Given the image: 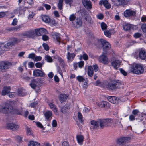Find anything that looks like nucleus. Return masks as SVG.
Listing matches in <instances>:
<instances>
[{
    "mask_svg": "<svg viewBox=\"0 0 146 146\" xmlns=\"http://www.w3.org/2000/svg\"><path fill=\"white\" fill-rule=\"evenodd\" d=\"M113 120L111 119H98L97 121L93 120L91 121V124L92 125L90 128L93 129H97L99 126L101 129L109 125V124L112 123Z\"/></svg>",
    "mask_w": 146,
    "mask_h": 146,
    "instance_id": "1",
    "label": "nucleus"
},
{
    "mask_svg": "<svg viewBox=\"0 0 146 146\" xmlns=\"http://www.w3.org/2000/svg\"><path fill=\"white\" fill-rule=\"evenodd\" d=\"M9 42H7L5 44V42L0 43L1 52L0 53V55L3 53L5 51H8L13 46L18 44L20 42L18 38L14 37L9 38Z\"/></svg>",
    "mask_w": 146,
    "mask_h": 146,
    "instance_id": "2",
    "label": "nucleus"
},
{
    "mask_svg": "<svg viewBox=\"0 0 146 146\" xmlns=\"http://www.w3.org/2000/svg\"><path fill=\"white\" fill-rule=\"evenodd\" d=\"M143 65L138 64H134L130 68V72L137 74H141L143 73Z\"/></svg>",
    "mask_w": 146,
    "mask_h": 146,
    "instance_id": "3",
    "label": "nucleus"
},
{
    "mask_svg": "<svg viewBox=\"0 0 146 146\" xmlns=\"http://www.w3.org/2000/svg\"><path fill=\"white\" fill-rule=\"evenodd\" d=\"M123 82L118 80H114L109 82L107 84V87L109 89L115 90L120 88V86L123 84Z\"/></svg>",
    "mask_w": 146,
    "mask_h": 146,
    "instance_id": "4",
    "label": "nucleus"
},
{
    "mask_svg": "<svg viewBox=\"0 0 146 146\" xmlns=\"http://www.w3.org/2000/svg\"><path fill=\"white\" fill-rule=\"evenodd\" d=\"M99 43L100 42L103 49V54L106 55L107 54L108 50H109L111 48V46L109 42H107L104 39H101L98 40Z\"/></svg>",
    "mask_w": 146,
    "mask_h": 146,
    "instance_id": "5",
    "label": "nucleus"
},
{
    "mask_svg": "<svg viewBox=\"0 0 146 146\" xmlns=\"http://www.w3.org/2000/svg\"><path fill=\"white\" fill-rule=\"evenodd\" d=\"M13 111V107L10 104H6L5 106H0V112L5 114L11 113Z\"/></svg>",
    "mask_w": 146,
    "mask_h": 146,
    "instance_id": "6",
    "label": "nucleus"
},
{
    "mask_svg": "<svg viewBox=\"0 0 146 146\" xmlns=\"http://www.w3.org/2000/svg\"><path fill=\"white\" fill-rule=\"evenodd\" d=\"M136 11L131 9H129L125 10L123 13L124 16L126 18L135 17L136 15Z\"/></svg>",
    "mask_w": 146,
    "mask_h": 146,
    "instance_id": "7",
    "label": "nucleus"
},
{
    "mask_svg": "<svg viewBox=\"0 0 146 146\" xmlns=\"http://www.w3.org/2000/svg\"><path fill=\"white\" fill-rule=\"evenodd\" d=\"M12 64L8 61H1L0 62V69H7L12 65Z\"/></svg>",
    "mask_w": 146,
    "mask_h": 146,
    "instance_id": "8",
    "label": "nucleus"
},
{
    "mask_svg": "<svg viewBox=\"0 0 146 146\" xmlns=\"http://www.w3.org/2000/svg\"><path fill=\"white\" fill-rule=\"evenodd\" d=\"M73 27L76 28H78L82 26V21L81 18L77 17L76 20L72 22Z\"/></svg>",
    "mask_w": 146,
    "mask_h": 146,
    "instance_id": "9",
    "label": "nucleus"
},
{
    "mask_svg": "<svg viewBox=\"0 0 146 146\" xmlns=\"http://www.w3.org/2000/svg\"><path fill=\"white\" fill-rule=\"evenodd\" d=\"M33 75L35 77H43L46 75L43 71L38 69H36L34 70Z\"/></svg>",
    "mask_w": 146,
    "mask_h": 146,
    "instance_id": "10",
    "label": "nucleus"
},
{
    "mask_svg": "<svg viewBox=\"0 0 146 146\" xmlns=\"http://www.w3.org/2000/svg\"><path fill=\"white\" fill-rule=\"evenodd\" d=\"M36 35L41 36L47 34L48 32L47 30L44 28H41L36 29L35 30Z\"/></svg>",
    "mask_w": 146,
    "mask_h": 146,
    "instance_id": "11",
    "label": "nucleus"
},
{
    "mask_svg": "<svg viewBox=\"0 0 146 146\" xmlns=\"http://www.w3.org/2000/svg\"><path fill=\"white\" fill-rule=\"evenodd\" d=\"M23 36L27 37L34 38L36 36L35 31L31 30L29 31H27L23 34Z\"/></svg>",
    "mask_w": 146,
    "mask_h": 146,
    "instance_id": "12",
    "label": "nucleus"
},
{
    "mask_svg": "<svg viewBox=\"0 0 146 146\" xmlns=\"http://www.w3.org/2000/svg\"><path fill=\"white\" fill-rule=\"evenodd\" d=\"M83 5L87 10H90L92 8V5L90 0H82Z\"/></svg>",
    "mask_w": 146,
    "mask_h": 146,
    "instance_id": "13",
    "label": "nucleus"
},
{
    "mask_svg": "<svg viewBox=\"0 0 146 146\" xmlns=\"http://www.w3.org/2000/svg\"><path fill=\"white\" fill-rule=\"evenodd\" d=\"M6 127L9 129L16 131L18 129L19 127L18 125L13 123H8L7 124Z\"/></svg>",
    "mask_w": 146,
    "mask_h": 146,
    "instance_id": "14",
    "label": "nucleus"
},
{
    "mask_svg": "<svg viewBox=\"0 0 146 146\" xmlns=\"http://www.w3.org/2000/svg\"><path fill=\"white\" fill-rule=\"evenodd\" d=\"M130 138L127 137H122L118 139L117 141V143L119 145L123 144L124 143L127 142L130 140Z\"/></svg>",
    "mask_w": 146,
    "mask_h": 146,
    "instance_id": "15",
    "label": "nucleus"
},
{
    "mask_svg": "<svg viewBox=\"0 0 146 146\" xmlns=\"http://www.w3.org/2000/svg\"><path fill=\"white\" fill-rule=\"evenodd\" d=\"M38 81L39 80L38 79H33L31 80V82L29 84L33 89H35L36 87L38 86V85L40 84V82H38Z\"/></svg>",
    "mask_w": 146,
    "mask_h": 146,
    "instance_id": "16",
    "label": "nucleus"
},
{
    "mask_svg": "<svg viewBox=\"0 0 146 146\" xmlns=\"http://www.w3.org/2000/svg\"><path fill=\"white\" fill-rule=\"evenodd\" d=\"M106 55L102 54L100 57L99 61L100 62L105 64H107L108 63V58Z\"/></svg>",
    "mask_w": 146,
    "mask_h": 146,
    "instance_id": "17",
    "label": "nucleus"
},
{
    "mask_svg": "<svg viewBox=\"0 0 146 146\" xmlns=\"http://www.w3.org/2000/svg\"><path fill=\"white\" fill-rule=\"evenodd\" d=\"M98 106L101 108H109L110 107V104L105 101H102L98 104Z\"/></svg>",
    "mask_w": 146,
    "mask_h": 146,
    "instance_id": "18",
    "label": "nucleus"
},
{
    "mask_svg": "<svg viewBox=\"0 0 146 146\" xmlns=\"http://www.w3.org/2000/svg\"><path fill=\"white\" fill-rule=\"evenodd\" d=\"M138 55L139 57L141 59L143 60L146 59V51L144 50H139Z\"/></svg>",
    "mask_w": 146,
    "mask_h": 146,
    "instance_id": "19",
    "label": "nucleus"
},
{
    "mask_svg": "<svg viewBox=\"0 0 146 146\" xmlns=\"http://www.w3.org/2000/svg\"><path fill=\"white\" fill-rule=\"evenodd\" d=\"M107 98L108 100L111 103L118 104L119 103V99L115 96H109Z\"/></svg>",
    "mask_w": 146,
    "mask_h": 146,
    "instance_id": "20",
    "label": "nucleus"
},
{
    "mask_svg": "<svg viewBox=\"0 0 146 146\" xmlns=\"http://www.w3.org/2000/svg\"><path fill=\"white\" fill-rule=\"evenodd\" d=\"M112 4L116 6H119L125 4V0H112Z\"/></svg>",
    "mask_w": 146,
    "mask_h": 146,
    "instance_id": "21",
    "label": "nucleus"
},
{
    "mask_svg": "<svg viewBox=\"0 0 146 146\" xmlns=\"http://www.w3.org/2000/svg\"><path fill=\"white\" fill-rule=\"evenodd\" d=\"M78 14L79 15V17L81 18L83 17H86L88 13L85 9H80L77 12Z\"/></svg>",
    "mask_w": 146,
    "mask_h": 146,
    "instance_id": "22",
    "label": "nucleus"
},
{
    "mask_svg": "<svg viewBox=\"0 0 146 146\" xmlns=\"http://www.w3.org/2000/svg\"><path fill=\"white\" fill-rule=\"evenodd\" d=\"M120 64L121 62L119 60H115L113 61L111 63L112 66L116 69H117L118 68L120 65Z\"/></svg>",
    "mask_w": 146,
    "mask_h": 146,
    "instance_id": "23",
    "label": "nucleus"
},
{
    "mask_svg": "<svg viewBox=\"0 0 146 146\" xmlns=\"http://www.w3.org/2000/svg\"><path fill=\"white\" fill-rule=\"evenodd\" d=\"M123 28L125 31H129L131 29H133V26L130 24L127 23L123 26Z\"/></svg>",
    "mask_w": 146,
    "mask_h": 146,
    "instance_id": "24",
    "label": "nucleus"
},
{
    "mask_svg": "<svg viewBox=\"0 0 146 146\" xmlns=\"http://www.w3.org/2000/svg\"><path fill=\"white\" fill-rule=\"evenodd\" d=\"M50 108L55 113L56 115L58 114L57 112V108H56V106L52 103H50L48 104Z\"/></svg>",
    "mask_w": 146,
    "mask_h": 146,
    "instance_id": "25",
    "label": "nucleus"
},
{
    "mask_svg": "<svg viewBox=\"0 0 146 146\" xmlns=\"http://www.w3.org/2000/svg\"><path fill=\"white\" fill-rule=\"evenodd\" d=\"M75 56L76 54H75L70 53V52H68L67 55V59L68 60L72 61Z\"/></svg>",
    "mask_w": 146,
    "mask_h": 146,
    "instance_id": "26",
    "label": "nucleus"
},
{
    "mask_svg": "<svg viewBox=\"0 0 146 146\" xmlns=\"http://www.w3.org/2000/svg\"><path fill=\"white\" fill-rule=\"evenodd\" d=\"M52 37L56 40L57 42H59L60 40V34L57 33H55L52 34Z\"/></svg>",
    "mask_w": 146,
    "mask_h": 146,
    "instance_id": "27",
    "label": "nucleus"
},
{
    "mask_svg": "<svg viewBox=\"0 0 146 146\" xmlns=\"http://www.w3.org/2000/svg\"><path fill=\"white\" fill-rule=\"evenodd\" d=\"M67 98V96L65 94H61L59 97V99L60 102H63L66 101Z\"/></svg>",
    "mask_w": 146,
    "mask_h": 146,
    "instance_id": "28",
    "label": "nucleus"
},
{
    "mask_svg": "<svg viewBox=\"0 0 146 146\" xmlns=\"http://www.w3.org/2000/svg\"><path fill=\"white\" fill-rule=\"evenodd\" d=\"M88 74L89 76L90 77H92L94 73L93 69L92 66H89L88 67Z\"/></svg>",
    "mask_w": 146,
    "mask_h": 146,
    "instance_id": "29",
    "label": "nucleus"
},
{
    "mask_svg": "<svg viewBox=\"0 0 146 146\" xmlns=\"http://www.w3.org/2000/svg\"><path fill=\"white\" fill-rule=\"evenodd\" d=\"M70 108L68 105L65 104L62 107L61 111L62 113H65L67 111L68 109H69Z\"/></svg>",
    "mask_w": 146,
    "mask_h": 146,
    "instance_id": "30",
    "label": "nucleus"
},
{
    "mask_svg": "<svg viewBox=\"0 0 146 146\" xmlns=\"http://www.w3.org/2000/svg\"><path fill=\"white\" fill-rule=\"evenodd\" d=\"M76 139L78 143L82 144L83 141L84 137L81 135H78L76 136Z\"/></svg>",
    "mask_w": 146,
    "mask_h": 146,
    "instance_id": "31",
    "label": "nucleus"
},
{
    "mask_svg": "<svg viewBox=\"0 0 146 146\" xmlns=\"http://www.w3.org/2000/svg\"><path fill=\"white\" fill-rule=\"evenodd\" d=\"M42 19L43 21L46 23H49L50 21V18L48 17L45 15H42Z\"/></svg>",
    "mask_w": 146,
    "mask_h": 146,
    "instance_id": "32",
    "label": "nucleus"
},
{
    "mask_svg": "<svg viewBox=\"0 0 146 146\" xmlns=\"http://www.w3.org/2000/svg\"><path fill=\"white\" fill-rule=\"evenodd\" d=\"M52 115V114L51 112L50 111H48L45 113L44 115L45 118L47 121L50 120V118L51 117Z\"/></svg>",
    "mask_w": 146,
    "mask_h": 146,
    "instance_id": "33",
    "label": "nucleus"
},
{
    "mask_svg": "<svg viewBox=\"0 0 146 146\" xmlns=\"http://www.w3.org/2000/svg\"><path fill=\"white\" fill-rule=\"evenodd\" d=\"M28 146H40V143L33 141H30Z\"/></svg>",
    "mask_w": 146,
    "mask_h": 146,
    "instance_id": "34",
    "label": "nucleus"
},
{
    "mask_svg": "<svg viewBox=\"0 0 146 146\" xmlns=\"http://www.w3.org/2000/svg\"><path fill=\"white\" fill-rule=\"evenodd\" d=\"M63 1V0H59L58 6V9L60 10L62 9Z\"/></svg>",
    "mask_w": 146,
    "mask_h": 146,
    "instance_id": "35",
    "label": "nucleus"
},
{
    "mask_svg": "<svg viewBox=\"0 0 146 146\" xmlns=\"http://www.w3.org/2000/svg\"><path fill=\"white\" fill-rule=\"evenodd\" d=\"M13 113H14L18 114V115H21V113H22V110L21 109H19L17 108H16L14 109H13Z\"/></svg>",
    "mask_w": 146,
    "mask_h": 146,
    "instance_id": "36",
    "label": "nucleus"
},
{
    "mask_svg": "<svg viewBox=\"0 0 146 146\" xmlns=\"http://www.w3.org/2000/svg\"><path fill=\"white\" fill-rule=\"evenodd\" d=\"M44 60H42L41 62H38L36 63L35 64L36 67L38 68H41L44 64Z\"/></svg>",
    "mask_w": 146,
    "mask_h": 146,
    "instance_id": "37",
    "label": "nucleus"
},
{
    "mask_svg": "<svg viewBox=\"0 0 146 146\" xmlns=\"http://www.w3.org/2000/svg\"><path fill=\"white\" fill-rule=\"evenodd\" d=\"M77 18L75 15L74 14H71L69 17V20L72 22V23L74 22L77 19Z\"/></svg>",
    "mask_w": 146,
    "mask_h": 146,
    "instance_id": "38",
    "label": "nucleus"
},
{
    "mask_svg": "<svg viewBox=\"0 0 146 146\" xmlns=\"http://www.w3.org/2000/svg\"><path fill=\"white\" fill-rule=\"evenodd\" d=\"M45 60L48 62H53V60L52 57L48 55H47L45 56Z\"/></svg>",
    "mask_w": 146,
    "mask_h": 146,
    "instance_id": "39",
    "label": "nucleus"
},
{
    "mask_svg": "<svg viewBox=\"0 0 146 146\" xmlns=\"http://www.w3.org/2000/svg\"><path fill=\"white\" fill-rule=\"evenodd\" d=\"M101 27L102 30L104 31L107 29V25L104 22H102L101 23Z\"/></svg>",
    "mask_w": 146,
    "mask_h": 146,
    "instance_id": "40",
    "label": "nucleus"
},
{
    "mask_svg": "<svg viewBox=\"0 0 146 146\" xmlns=\"http://www.w3.org/2000/svg\"><path fill=\"white\" fill-rule=\"evenodd\" d=\"M77 117L80 122H83V119L82 115L80 112H78L77 113Z\"/></svg>",
    "mask_w": 146,
    "mask_h": 146,
    "instance_id": "41",
    "label": "nucleus"
},
{
    "mask_svg": "<svg viewBox=\"0 0 146 146\" xmlns=\"http://www.w3.org/2000/svg\"><path fill=\"white\" fill-rule=\"evenodd\" d=\"M141 28L144 33H146V24L143 23L141 26Z\"/></svg>",
    "mask_w": 146,
    "mask_h": 146,
    "instance_id": "42",
    "label": "nucleus"
},
{
    "mask_svg": "<svg viewBox=\"0 0 146 146\" xmlns=\"http://www.w3.org/2000/svg\"><path fill=\"white\" fill-rule=\"evenodd\" d=\"M139 113V111L137 110H133L132 111V115L135 117L138 115Z\"/></svg>",
    "mask_w": 146,
    "mask_h": 146,
    "instance_id": "43",
    "label": "nucleus"
},
{
    "mask_svg": "<svg viewBox=\"0 0 146 146\" xmlns=\"http://www.w3.org/2000/svg\"><path fill=\"white\" fill-rule=\"evenodd\" d=\"M108 1L107 0H101L99 2V4L100 5H102L103 4L104 6L106 5V4L107 3H108Z\"/></svg>",
    "mask_w": 146,
    "mask_h": 146,
    "instance_id": "44",
    "label": "nucleus"
},
{
    "mask_svg": "<svg viewBox=\"0 0 146 146\" xmlns=\"http://www.w3.org/2000/svg\"><path fill=\"white\" fill-rule=\"evenodd\" d=\"M104 35L108 37H110L111 34V33L108 30H106L104 31Z\"/></svg>",
    "mask_w": 146,
    "mask_h": 146,
    "instance_id": "45",
    "label": "nucleus"
},
{
    "mask_svg": "<svg viewBox=\"0 0 146 146\" xmlns=\"http://www.w3.org/2000/svg\"><path fill=\"white\" fill-rule=\"evenodd\" d=\"M38 104V102L37 101H36L31 103L30 104V106L31 108H35L36 106Z\"/></svg>",
    "mask_w": 146,
    "mask_h": 146,
    "instance_id": "46",
    "label": "nucleus"
},
{
    "mask_svg": "<svg viewBox=\"0 0 146 146\" xmlns=\"http://www.w3.org/2000/svg\"><path fill=\"white\" fill-rule=\"evenodd\" d=\"M42 46L44 49L46 51H48L49 50V48L48 44L46 43H43V44Z\"/></svg>",
    "mask_w": 146,
    "mask_h": 146,
    "instance_id": "47",
    "label": "nucleus"
},
{
    "mask_svg": "<svg viewBox=\"0 0 146 146\" xmlns=\"http://www.w3.org/2000/svg\"><path fill=\"white\" fill-rule=\"evenodd\" d=\"M85 19L90 24L92 23L91 18L90 16H86L85 18Z\"/></svg>",
    "mask_w": 146,
    "mask_h": 146,
    "instance_id": "48",
    "label": "nucleus"
},
{
    "mask_svg": "<svg viewBox=\"0 0 146 146\" xmlns=\"http://www.w3.org/2000/svg\"><path fill=\"white\" fill-rule=\"evenodd\" d=\"M49 38V37L46 34L42 36V39L44 41L48 40Z\"/></svg>",
    "mask_w": 146,
    "mask_h": 146,
    "instance_id": "49",
    "label": "nucleus"
},
{
    "mask_svg": "<svg viewBox=\"0 0 146 146\" xmlns=\"http://www.w3.org/2000/svg\"><path fill=\"white\" fill-rule=\"evenodd\" d=\"M62 146H72L70 145L68 142L67 141H64L62 143Z\"/></svg>",
    "mask_w": 146,
    "mask_h": 146,
    "instance_id": "50",
    "label": "nucleus"
},
{
    "mask_svg": "<svg viewBox=\"0 0 146 146\" xmlns=\"http://www.w3.org/2000/svg\"><path fill=\"white\" fill-rule=\"evenodd\" d=\"M77 80L79 82H82L84 80V78L81 76H78L77 78Z\"/></svg>",
    "mask_w": 146,
    "mask_h": 146,
    "instance_id": "51",
    "label": "nucleus"
},
{
    "mask_svg": "<svg viewBox=\"0 0 146 146\" xmlns=\"http://www.w3.org/2000/svg\"><path fill=\"white\" fill-rule=\"evenodd\" d=\"M17 19L16 18H15L13 19L11 25L13 26H15L17 25Z\"/></svg>",
    "mask_w": 146,
    "mask_h": 146,
    "instance_id": "52",
    "label": "nucleus"
},
{
    "mask_svg": "<svg viewBox=\"0 0 146 146\" xmlns=\"http://www.w3.org/2000/svg\"><path fill=\"white\" fill-rule=\"evenodd\" d=\"M141 36V34L140 33H135L134 35V37H135L136 38H138L139 37H140Z\"/></svg>",
    "mask_w": 146,
    "mask_h": 146,
    "instance_id": "53",
    "label": "nucleus"
},
{
    "mask_svg": "<svg viewBox=\"0 0 146 146\" xmlns=\"http://www.w3.org/2000/svg\"><path fill=\"white\" fill-rule=\"evenodd\" d=\"M119 70L120 72L123 75L126 76L127 75V73L122 68H120Z\"/></svg>",
    "mask_w": 146,
    "mask_h": 146,
    "instance_id": "54",
    "label": "nucleus"
},
{
    "mask_svg": "<svg viewBox=\"0 0 146 146\" xmlns=\"http://www.w3.org/2000/svg\"><path fill=\"white\" fill-rule=\"evenodd\" d=\"M10 86H7L5 87L3 89L5 90L6 91V92H7V93H9L10 92Z\"/></svg>",
    "mask_w": 146,
    "mask_h": 146,
    "instance_id": "55",
    "label": "nucleus"
},
{
    "mask_svg": "<svg viewBox=\"0 0 146 146\" xmlns=\"http://www.w3.org/2000/svg\"><path fill=\"white\" fill-rule=\"evenodd\" d=\"M27 134L28 135L31 134V129L29 128H27L26 129Z\"/></svg>",
    "mask_w": 146,
    "mask_h": 146,
    "instance_id": "56",
    "label": "nucleus"
},
{
    "mask_svg": "<svg viewBox=\"0 0 146 146\" xmlns=\"http://www.w3.org/2000/svg\"><path fill=\"white\" fill-rule=\"evenodd\" d=\"M65 3L66 4L71 5L73 2V0H64Z\"/></svg>",
    "mask_w": 146,
    "mask_h": 146,
    "instance_id": "57",
    "label": "nucleus"
},
{
    "mask_svg": "<svg viewBox=\"0 0 146 146\" xmlns=\"http://www.w3.org/2000/svg\"><path fill=\"white\" fill-rule=\"evenodd\" d=\"M97 17L98 19L100 20L102 19L104 17V15L102 14H100L97 16Z\"/></svg>",
    "mask_w": 146,
    "mask_h": 146,
    "instance_id": "58",
    "label": "nucleus"
},
{
    "mask_svg": "<svg viewBox=\"0 0 146 146\" xmlns=\"http://www.w3.org/2000/svg\"><path fill=\"white\" fill-rule=\"evenodd\" d=\"M36 125L38 127L40 128L41 129L43 128V127L42 124L39 122H36Z\"/></svg>",
    "mask_w": 146,
    "mask_h": 146,
    "instance_id": "59",
    "label": "nucleus"
},
{
    "mask_svg": "<svg viewBox=\"0 0 146 146\" xmlns=\"http://www.w3.org/2000/svg\"><path fill=\"white\" fill-rule=\"evenodd\" d=\"M35 57V54L34 53H32L29 54L28 56V58L32 59H33Z\"/></svg>",
    "mask_w": 146,
    "mask_h": 146,
    "instance_id": "60",
    "label": "nucleus"
},
{
    "mask_svg": "<svg viewBox=\"0 0 146 146\" xmlns=\"http://www.w3.org/2000/svg\"><path fill=\"white\" fill-rule=\"evenodd\" d=\"M82 57L83 59L85 60H87L88 58V56L86 53H84L83 54L82 56Z\"/></svg>",
    "mask_w": 146,
    "mask_h": 146,
    "instance_id": "61",
    "label": "nucleus"
},
{
    "mask_svg": "<svg viewBox=\"0 0 146 146\" xmlns=\"http://www.w3.org/2000/svg\"><path fill=\"white\" fill-rule=\"evenodd\" d=\"M23 26L22 25L17 26L15 27V31H18L20 30V29Z\"/></svg>",
    "mask_w": 146,
    "mask_h": 146,
    "instance_id": "62",
    "label": "nucleus"
},
{
    "mask_svg": "<svg viewBox=\"0 0 146 146\" xmlns=\"http://www.w3.org/2000/svg\"><path fill=\"white\" fill-rule=\"evenodd\" d=\"M57 71L62 76V70L59 66H58L57 67Z\"/></svg>",
    "mask_w": 146,
    "mask_h": 146,
    "instance_id": "63",
    "label": "nucleus"
},
{
    "mask_svg": "<svg viewBox=\"0 0 146 146\" xmlns=\"http://www.w3.org/2000/svg\"><path fill=\"white\" fill-rule=\"evenodd\" d=\"M42 59V57L40 56H36L35 57V60L36 61H40Z\"/></svg>",
    "mask_w": 146,
    "mask_h": 146,
    "instance_id": "64",
    "label": "nucleus"
}]
</instances>
